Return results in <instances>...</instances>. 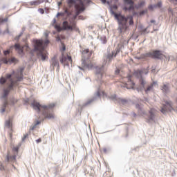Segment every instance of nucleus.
Masks as SVG:
<instances>
[{
  "label": "nucleus",
  "mask_w": 177,
  "mask_h": 177,
  "mask_svg": "<svg viewBox=\"0 0 177 177\" xmlns=\"http://www.w3.org/2000/svg\"><path fill=\"white\" fill-rule=\"evenodd\" d=\"M115 19L118 21V30L120 34H124L129 29V26H133V17H125L121 14L114 13ZM128 20L129 26H128Z\"/></svg>",
  "instance_id": "nucleus-1"
},
{
  "label": "nucleus",
  "mask_w": 177,
  "mask_h": 177,
  "mask_svg": "<svg viewBox=\"0 0 177 177\" xmlns=\"http://www.w3.org/2000/svg\"><path fill=\"white\" fill-rule=\"evenodd\" d=\"M32 106L34 110H37L39 112L42 111L44 118H48V120L55 118V115L53 113H48V111L53 110L56 106V104L51 103L48 105H41L39 102H33Z\"/></svg>",
  "instance_id": "nucleus-2"
},
{
  "label": "nucleus",
  "mask_w": 177,
  "mask_h": 177,
  "mask_svg": "<svg viewBox=\"0 0 177 177\" xmlns=\"http://www.w3.org/2000/svg\"><path fill=\"white\" fill-rule=\"evenodd\" d=\"M53 27H55L57 31L59 32L62 31V30H67L69 31H76V32H79V34L80 32H81V31H80V28L77 27V23H75V21L69 24L68 21H64L62 23V27H60V26L56 24V19H53Z\"/></svg>",
  "instance_id": "nucleus-3"
},
{
  "label": "nucleus",
  "mask_w": 177,
  "mask_h": 177,
  "mask_svg": "<svg viewBox=\"0 0 177 177\" xmlns=\"http://www.w3.org/2000/svg\"><path fill=\"white\" fill-rule=\"evenodd\" d=\"M9 80V82L8 80ZM7 82V85H8L7 88H5L3 90V97L6 98L8 97V95H9V93L12 89H13V86H15V84H16V82L12 79V75L10 74H7L6 75V78L2 77L0 79V84L1 85H3V84H6ZM10 82V83H9Z\"/></svg>",
  "instance_id": "nucleus-4"
},
{
  "label": "nucleus",
  "mask_w": 177,
  "mask_h": 177,
  "mask_svg": "<svg viewBox=\"0 0 177 177\" xmlns=\"http://www.w3.org/2000/svg\"><path fill=\"white\" fill-rule=\"evenodd\" d=\"M33 44H35V50L39 52L41 60H46V57H48V53L45 51L44 41L41 39H35L33 40Z\"/></svg>",
  "instance_id": "nucleus-5"
},
{
  "label": "nucleus",
  "mask_w": 177,
  "mask_h": 177,
  "mask_svg": "<svg viewBox=\"0 0 177 177\" xmlns=\"http://www.w3.org/2000/svg\"><path fill=\"white\" fill-rule=\"evenodd\" d=\"M67 3L69 8H71L73 7V5H75L76 16H78L81 12L85 10V6L84 5V1H82V0H68Z\"/></svg>",
  "instance_id": "nucleus-6"
},
{
  "label": "nucleus",
  "mask_w": 177,
  "mask_h": 177,
  "mask_svg": "<svg viewBox=\"0 0 177 177\" xmlns=\"http://www.w3.org/2000/svg\"><path fill=\"white\" fill-rule=\"evenodd\" d=\"M162 54L160 50H155L153 53H148L141 55L142 59H146V57H153L154 59H160Z\"/></svg>",
  "instance_id": "nucleus-7"
},
{
  "label": "nucleus",
  "mask_w": 177,
  "mask_h": 177,
  "mask_svg": "<svg viewBox=\"0 0 177 177\" xmlns=\"http://www.w3.org/2000/svg\"><path fill=\"white\" fill-rule=\"evenodd\" d=\"M104 74H106V71H104V67L102 66L100 68H96L95 77L97 78L99 81L104 77Z\"/></svg>",
  "instance_id": "nucleus-8"
},
{
  "label": "nucleus",
  "mask_w": 177,
  "mask_h": 177,
  "mask_svg": "<svg viewBox=\"0 0 177 177\" xmlns=\"http://www.w3.org/2000/svg\"><path fill=\"white\" fill-rule=\"evenodd\" d=\"M172 104L170 101H166L165 102V104H163V106L162 107L160 111L163 114H165L167 111H172Z\"/></svg>",
  "instance_id": "nucleus-9"
},
{
  "label": "nucleus",
  "mask_w": 177,
  "mask_h": 177,
  "mask_svg": "<svg viewBox=\"0 0 177 177\" xmlns=\"http://www.w3.org/2000/svg\"><path fill=\"white\" fill-rule=\"evenodd\" d=\"M15 48L16 50H17L18 53H19V55H21V53H23V49H26L27 50V52H28V50H30V47H28V44H26L22 48L21 46H20V44H17L15 45Z\"/></svg>",
  "instance_id": "nucleus-10"
},
{
  "label": "nucleus",
  "mask_w": 177,
  "mask_h": 177,
  "mask_svg": "<svg viewBox=\"0 0 177 177\" xmlns=\"http://www.w3.org/2000/svg\"><path fill=\"white\" fill-rule=\"evenodd\" d=\"M1 62L4 63V64H12V63H17V59L15 57L7 58L4 57L1 58Z\"/></svg>",
  "instance_id": "nucleus-11"
},
{
  "label": "nucleus",
  "mask_w": 177,
  "mask_h": 177,
  "mask_svg": "<svg viewBox=\"0 0 177 177\" xmlns=\"http://www.w3.org/2000/svg\"><path fill=\"white\" fill-rule=\"evenodd\" d=\"M24 71V68H21L17 70V71L15 73V78L17 79V81H21L23 80V73Z\"/></svg>",
  "instance_id": "nucleus-12"
},
{
  "label": "nucleus",
  "mask_w": 177,
  "mask_h": 177,
  "mask_svg": "<svg viewBox=\"0 0 177 177\" xmlns=\"http://www.w3.org/2000/svg\"><path fill=\"white\" fill-rule=\"evenodd\" d=\"M124 81H127V82L125 83L126 88H127V89H131L135 86V83H133L131 80V76L124 78Z\"/></svg>",
  "instance_id": "nucleus-13"
},
{
  "label": "nucleus",
  "mask_w": 177,
  "mask_h": 177,
  "mask_svg": "<svg viewBox=\"0 0 177 177\" xmlns=\"http://www.w3.org/2000/svg\"><path fill=\"white\" fill-rule=\"evenodd\" d=\"M125 3H127V5H130V6L128 7H124L123 9L124 10H133L135 8L133 7L134 2L132 0H124Z\"/></svg>",
  "instance_id": "nucleus-14"
},
{
  "label": "nucleus",
  "mask_w": 177,
  "mask_h": 177,
  "mask_svg": "<svg viewBox=\"0 0 177 177\" xmlns=\"http://www.w3.org/2000/svg\"><path fill=\"white\" fill-rule=\"evenodd\" d=\"M44 0H35L32 1L28 3V6H31L32 8H35V6H38V5H41V3H43Z\"/></svg>",
  "instance_id": "nucleus-15"
},
{
  "label": "nucleus",
  "mask_w": 177,
  "mask_h": 177,
  "mask_svg": "<svg viewBox=\"0 0 177 177\" xmlns=\"http://www.w3.org/2000/svg\"><path fill=\"white\" fill-rule=\"evenodd\" d=\"M156 113V110L154 109H151L149 111L150 116L148 117V122H151V121H154V114Z\"/></svg>",
  "instance_id": "nucleus-16"
},
{
  "label": "nucleus",
  "mask_w": 177,
  "mask_h": 177,
  "mask_svg": "<svg viewBox=\"0 0 177 177\" xmlns=\"http://www.w3.org/2000/svg\"><path fill=\"white\" fill-rule=\"evenodd\" d=\"M60 62L62 64H64V66H68V61H67V57L64 56V55L62 54V57L60 59Z\"/></svg>",
  "instance_id": "nucleus-17"
},
{
  "label": "nucleus",
  "mask_w": 177,
  "mask_h": 177,
  "mask_svg": "<svg viewBox=\"0 0 177 177\" xmlns=\"http://www.w3.org/2000/svg\"><path fill=\"white\" fill-rule=\"evenodd\" d=\"M142 74H143V71L140 70H137L134 72V75H136V77H138V78L142 77Z\"/></svg>",
  "instance_id": "nucleus-18"
},
{
  "label": "nucleus",
  "mask_w": 177,
  "mask_h": 177,
  "mask_svg": "<svg viewBox=\"0 0 177 177\" xmlns=\"http://www.w3.org/2000/svg\"><path fill=\"white\" fill-rule=\"evenodd\" d=\"M5 126L7 128H12V120L10 119L6 121Z\"/></svg>",
  "instance_id": "nucleus-19"
},
{
  "label": "nucleus",
  "mask_w": 177,
  "mask_h": 177,
  "mask_svg": "<svg viewBox=\"0 0 177 177\" xmlns=\"http://www.w3.org/2000/svg\"><path fill=\"white\" fill-rule=\"evenodd\" d=\"M162 91L165 93L168 92V91H169V86H168V84H164L162 86Z\"/></svg>",
  "instance_id": "nucleus-20"
},
{
  "label": "nucleus",
  "mask_w": 177,
  "mask_h": 177,
  "mask_svg": "<svg viewBox=\"0 0 177 177\" xmlns=\"http://www.w3.org/2000/svg\"><path fill=\"white\" fill-rule=\"evenodd\" d=\"M57 60L56 59V57H53L51 59V64L52 66H57Z\"/></svg>",
  "instance_id": "nucleus-21"
},
{
  "label": "nucleus",
  "mask_w": 177,
  "mask_h": 177,
  "mask_svg": "<svg viewBox=\"0 0 177 177\" xmlns=\"http://www.w3.org/2000/svg\"><path fill=\"white\" fill-rule=\"evenodd\" d=\"M97 96H103V97H105L107 96V94L104 93V91H97Z\"/></svg>",
  "instance_id": "nucleus-22"
},
{
  "label": "nucleus",
  "mask_w": 177,
  "mask_h": 177,
  "mask_svg": "<svg viewBox=\"0 0 177 177\" xmlns=\"http://www.w3.org/2000/svg\"><path fill=\"white\" fill-rule=\"evenodd\" d=\"M8 161H16V156H7Z\"/></svg>",
  "instance_id": "nucleus-23"
},
{
  "label": "nucleus",
  "mask_w": 177,
  "mask_h": 177,
  "mask_svg": "<svg viewBox=\"0 0 177 177\" xmlns=\"http://www.w3.org/2000/svg\"><path fill=\"white\" fill-rule=\"evenodd\" d=\"M7 106H8V101H6L3 104V107L1 109V113H5Z\"/></svg>",
  "instance_id": "nucleus-24"
},
{
  "label": "nucleus",
  "mask_w": 177,
  "mask_h": 177,
  "mask_svg": "<svg viewBox=\"0 0 177 177\" xmlns=\"http://www.w3.org/2000/svg\"><path fill=\"white\" fill-rule=\"evenodd\" d=\"M143 6H145V1H143V0H141V1H140V2L138 3V8H142V7H143Z\"/></svg>",
  "instance_id": "nucleus-25"
},
{
  "label": "nucleus",
  "mask_w": 177,
  "mask_h": 177,
  "mask_svg": "<svg viewBox=\"0 0 177 177\" xmlns=\"http://www.w3.org/2000/svg\"><path fill=\"white\" fill-rule=\"evenodd\" d=\"M140 82L141 85L143 86V88H145V85H146V82L145 81V80H143L142 77L140 79Z\"/></svg>",
  "instance_id": "nucleus-26"
},
{
  "label": "nucleus",
  "mask_w": 177,
  "mask_h": 177,
  "mask_svg": "<svg viewBox=\"0 0 177 177\" xmlns=\"http://www.w3.org/2000/svg\"><path fill=\"white\" fill-rule=\"evenodd\" d=\"M151 89H153V84H151L150 86H149L147 87V88L145 90L146 93H147V92H149V91H151Z\"/></svg>",
  "instance_id": "nucleus-27"
},
{
  "label": "nucleus",
  "mask_w": 177,
  "mask_h": 177,
  "mask_svg": "<svg viewBox=\"0 0 177 177\" xmlns=\"http://www.w3.org/2000/svg\"><path fill=\"white\" fill-rule=\"evenodd\" d=\"M66 60L68 61L69 63L73 64V58H71V56H67Z\"/></svg>",
  "instance_id": "nucleus-28"
},
{
  "label": "nucleus",
  "mask_w": 177,
  "mask_h": 177,
  "mask_svg": "<svg viewBox=\"0 0 177 177\" xmlns=\"http://www.w3.org/2000/svg\"><path fill=\"white\" fill-rule=\"evenodd\" d=\"M86 53H89V49H85L82 52V55H86Z\"/></svg>",
  "instance_id": "nucleus-29"
},
{
  "label": "nucleus",
  "mask_w": 177,
  "mask_h": 177,
  "mask_svg": "<svg viewBox=\"0 0 177 177\" xmlns=\"http://www.w3.org/2000/svg\"><path fill=\"white\" fill-rule=\"evenodd\" d=\"M6 21H8V18H5V19L0 18V23H5Z\"/></svg>",
  "instance_id": "nucleus-30"
},
{
  "label": "nucleus",
  "mask_w": 177,
  "mask_h": 177,
  "mask_svg": "<svg viewBox=\"0 0 177 177\" xmlns=\"http://www.w3.org/2000/svg\"><path fill=\"white\" fill-rule=\"evenodd\" d=\"M120 103H122V104H125V103H127V101L125 99H120Z\"/></svg>",
  "instance_id": "nucleus-31"
},
{
  "label": "nucleus",
  "mask_w": 177,
  "mask_h": 177,
  "mask_svg": "<svg viewBox=\"0 0 177 177\" xmlns=\"http://www.w3.org/2000/svg\"><path fill=\"white\" fill-rule=\"evenodd\" d=\"M9 53H10V50H7L3 51L4 56H7V55H9Z\"/></svg>",
  "instance_id": "nucleus-32"
},
{
  "label": "nucleus",
  "mask_w": 177,
  "mask_h": 177,
  "mask_svg": "<svg viewBox=\"0 0 177 177\" xmlns=\"http://www.w3.org/2000/svg\"><path fill=\"white\" fill-rule=\"evenodd\" d=\"M39 124H41V122L40 121H37V122L35 124V125L33 126L32 129H34L35 128H36L37 125H39Z\"/></svg>",
  "instance_id": "nucleus-33"
},
{
  "label": "nucleus",
  "mask_w": 177,
  "mask_h": 177,
  "mask_svg": "<svg viewBox=\"0 0 177 177\" xmlns=\"http://www.w3.org/2000/svg\"><path fill=\"white\" fill-rule=\"evenodd\" d=\"M145 13H147V10L141 11L140 12V16H143V15H145Z\"/></svg>",
  "instance_id": "nucleus-34"
},
{
  "label": "nucleus",
  "mask_w": 177,
  "mask_h": 177,
  "mask_svg": "<svg viewBox=\"0 0 177 177\" xmlns=\"http://www.w3.org/2000/svg\"><path fill=\"white\" fill-rule=\"evenodd\" d=\"M136 109H138V112L140 113L142 111V109H140V105L136 104Z\"/></svg>",
  "instance_id": "nucleus-35"
},
{
  "label": "nucleus",
  "mask_w": 177,
  "mask_h": 177,
  "mask_svg": "<svg viewBox=\"0 0 177 177\" xmlns=\"http://www.w3.org/2000/svg\"><path fill=\"white\" fill-rule=\"evenodd\" d=\"M27 138H28V134H24V137L22 138L23 142H24V140H26V139H27Z\"/></svg>",
  "instance_id": "nucleus-36"
},
{
  "label": "nucleus",
  "mask_w": 177,
  "mask_h": 177,
  "mask_svg": "<svg viewBox=\"0 0 177 177\" xmlns=\"http://www.w3.org/2000/svg\"><path fill=\"white\" fill-rule=\"evenodd\" d=\"M39 12L41 15H44V13H45V10H44V9H42V8L39 9Z\"/></svg>",
  "instance_id": "nucleus-37"
},
{
  "label": "nucleus",
  "mask_w": 177,
  "mask_h": 177,
  "mask_svg": "<svg viewBox=\"0 0 177 177\" xmlns=\"http://www.w3.org/2000/svg\"><path fill=\"white\" fill-rule=\"evenodd\" d=\"M112 8H113L115 10H117L118 9V6H117V5H113Z\"/></svg>",
  "instance_id": "nucleus-38"
},
{
  "label": "nucleus",
  "mask_w": 177,
  "mask_h": 177,
  "mask_svg": "<svg viewBox=\"0 0 177 177\" xmlns=\"http://www.w3.org/2000/svg\"><path fill=\"white\" fill-rule=\"evenodd\" d=\"M87 67H88V68H92V67H93V64H88Z\"/></svg>",
  "instance_id": "nucleus-39"
},
{
  "label": "nucleus",
  "mask_w": 177,
  "mask_h": 177,
  "mask_svg": "<svg viewBox=\"0 0 177 177\" xmlns=\"http://www.w3.org/2000/svg\"><path fill=\"white\" fill-rule=\"evenodd\" d=\"M13 151H16L17 153V151H19V147H14L13 148Z\"/></svg>",
  "instance_id": "nucleus-40"
},
{
  "label": "nucleus",
  "mask_w": 177,
  "mask_h": 177,
  "mask_svg": "<svg viewBox=\"0 0 177 177\" xmlns=\"http://www.w3.org/2000/svg\"><path fill=\"white\" fill-rule=\"evenodd\" d=\"M41 142H42V140L41 138L36 140L37 143H41Z\"/></svg>",
  "instance_id": "nucleus-41"
},
{
  "label": "nucleus",
  "mask_w": 177,
  "mask_h": 177,
  "mask_svg": "<svg viewBox=\"0 0 177 177\" xmlns=\"http://www.w3.org/2000/svg\"><path fill=\"white\" fill-rule=\"evenodd\" d=\"M171 2L174 3L175 5H177V0H169Z\"/></svg>",
  "instance_id": "nucleus-42"
},
{
  "label": "nucleus",
  "mask_w": 177,
  "mask_h": 177,
  "mask_svg": "<svg viewBox=\"0 0 177 177\" xmlns=\"http://www.w3.org/2000/svg\"><path fill=\"white\" fill-rule=\"evenodd\" d=\"M158 8H161V2L158 3L157 6Z\"/></svg>",
  "instance_id": "nucleus-43"
},
{
  "label": "nucleus",
  "mask_w": 177,
  "mask_h": 177,
  "mask_svg": "<svg viewBox=\"0 0 177 177\" xmlns=\"http://www.w3.org/2000/svg\"><path fill=\"white\" fill-rule=\"evenodd\" d=\"M49 44V40H46L44 42V45H48Z\"/></svg>",
  "instance_id": "nucleus-44"
},
{
  "label": "nucleus",
  "mask_w": 177,
  "mask_h": 177,
  "mask_svg": "<svg viewBox=\"0 0 177 177\" xmlns=\"http://www.w3.org/2000/svg\"><path fill=\"white\" fill-rule=\"evenodd\" d=\"M117 53H120V50L119 49H118L117 50H116V53H115V56H117Z\"/></svg>",
  "instance_id": "nucleus-45"
},
{
  "label": "nucleus",
  "mask_w": 177,
  "mask_h": 177,
  "mask_svg": "<svg viewBox=\"0 0 177 177\" xmlns=\"http://www.w3.org/2000/svg\"><path fill=\"white\" fill-rule=\"evenodd\" d=\"M115 74H120V69H117L115 71Z\"/></svg>",
  "instance_id": "nucleus-46"
},
{
  "label": "nucleus",
  "mask_w": 177,
  "mask_h": 177,
  "mask_svg": "<svg viewBox=\"0 0 177 177\" xmlns=\"http://www.w3.org/2000/svg\"><path fill=\"white\" fill-rule=\"evenodd\" d=\"M111 99H113V100L117 99V95H113V96L111 97Z\"/></svg>",
  "instance_id": "nucleus-47"
},
{
  "label": "nucleus",
  "mask_w": 177,
  "mask_h": 177,
  "mask_svg": "<svg viewBox=\"0 0 177 177\" xmlns=\"http://www.w3.org/2000/svg\"><path fill=\"white\" fill-rule=\"evenodd\" d=\"M153 6H149V9L150 10H153Z\"/></svg>",
  "instance_id": "nucleus-48"
},
{
  "label": "nucleus",
  "mask_w": 177,
  "mask_h": 177,
  "mask_svg": "<svg viewBox=\"0 0 177 177\" xmlns=\"http://www.w3.org/2000/svg\"><path fill=\"white\" fill-rule=\"evenodd\" d=\"M101 2H102V3H106V0H101Z\"/></svg>",
  "instance_id": "nucleus-49"
},
{
  "label": "nucleus",
  "mask_w": 177,
  "mask_h": 177,
  "mask_svg": "<svg viewBox=\"0 0 177 177\" xmlns=\"http://www.w3.org/2000/svg\"><path fill=\"white\" fill-rule=\"evenodd\" d=\"M59 16H62V13L58 12V13L57 14V17H59Z\"/></svg>",
  "instance_id": "nucleus-50"
},
{
  "label": "nucleus",
  "mask_w": 177,
  "mask_h": 177,
  "mask_svg": "<svg viewBox=\"0 0 177 177\" xmlns=\"http://www.w3.org/2000/svg\"><path fill=\"white\" fill-rule=\"evenodd\" d=\"M15 103H17V100H14L12 101V104H15Z\"/></svg>",
  "instance_id": "nucleus-51"
},
{
  "label": "nucleus",
  "mask_w": 177,
  "mask_h": 177,
  "mask_svg": "<svg viewBox=\"0 0 177 177\" xmlns=\"http://www.w3.org/2000/svg\"><path fill=\"white\" fill-rule=\"evenodd\" d=\"M65 13H67V15H69L68 10H67V8H66L65 10Z\"/></svg>",
  "instance_id": "nucleus-52"
},
{
  "label": "nucleus",
  "mask_w": 177,
  "mask_h": 177,
  "mask_svg": "<svg viewBox=\"0 0 177 177\" xmlns=\"http://www.w3.org/2000/svg\"><path fill=\"white\" fill-rule=\"evenodd\" d=\"M62 50H66V46H63Z\"/></svg>",
  "instance_id": "nucleus-53"
},
{
  "label": "nucleus",
  "mask_w": 177,
  "mask_h": 177,
  "mask_svg": "<svg viewBox=\"0 0 177 177\" xmlns=\"http://www.w3.org/2000/svg\"><path fill=\"white\" fill-rule=\"evenodd\" d=\"M57 41H60V37H57Z\"/></svg>",
  "instance_id": "nucleus-54"
},
{
  "label": "nucleus",
  "mask_w": 177,
  "mask_h": 177,
  "mask_svg": "<svg viewBox=\"0 0 177 177\" xmlns=\"http://www.w3.org/2000/svg\"><path fill=\"white\" fill-rule=\"evenodd\" d=\"M104 151H107V149L106 148L104 149Z\"/></svg>",
  "instance_id": "nucleus-55"
},
{
  "label": "nucleus",
  "mask_w": 177,
  "mask_h": 177,
  "mask_svg": "<svg viewBox=\"0 0 177 177\" xmlns=\"http://www.w3.org/2000/svg\"><path fill=\"white\" fill-rule=\"evenodd\" d=\"M48 33H45V36L48 37Z\"/></svg>",
  "instance_id": "nucleus-56"
},
{
  "label": "nucleus",
  "mask_w": 177,
  "mask_h": 177,
  "mask_svg": "<svg viewBox=\"0 0 177 177\" xmlns=\"http://www.w3.org/2000/svg\"><path fill=\"white\" fill-rule=\"evenodd\" d=\"M113 56H114V53H112L111 57H113Z\"/></svg>",
  "instance_id": "nucleus-57"
},
{
  "label": "nucleus",
  "mask_w": 177,
  "mask_h": 177,
  "mask_svg": "<svg viewBox=\"0 0 177 177\" xmlns=\"http://www.w3.org/2000/svg\"><path fill=\"white\" fill-rule=\"evenodd\" d=\"M151 23H154V20H151Z\"/></svg>",
  "instance_id": "nucleus-58"
},
{
  "label": "nucleus",
  "mask_w": 177,
  "mask_h": 177,
  "mask_svg": "<svg viewBox=\"0 0 177 177\" xmlns=\"http://www.w3.org/2000/svg\"><path fill=\"white\" fill-rule=\"evenodd\" d=\"M10 137L12 138V134H10Z\"/></svg>",
  "instance_id": "nucleus-59"
},
{
  "label": "nucleus",
  "mask_w": 177,
  "mask_h": 177,
  "mask_svg": "<svg viewBox=\"0 0 177 177\" xmlns=\"http://www.w3.org/2000/svg\"><path fill=\"white\" fill-rule=\"evenodd\" d=\"M115 1H118V0H115Z\"/></svg>",
  "instance_id": "nucleus-60"
}]
</instances>
